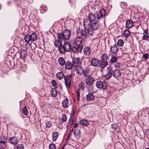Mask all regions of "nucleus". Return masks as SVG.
Wrapping results in <instances>:
<instances>
[{"label": "nucleus", "mask_w": 149, "mask_h": 149, "mask_svg": "<svg viewBox=\"0 0 149 149\" xmlns=\"http://www.w3.org/2000/svg\"><path fill=\"white\" fill-rule=\"evenodd\" d=\"M114 66L116 68H119L120 67V64L117 62L114 63Z\"/></svg>", "instance_id": "obj_54"}, {"label": "nucleus", "mask_w": 149, "mask_h": 149, "mask_svg": "<svg viewBox=\"0 0 149 149\" xmlns=\"http://www.w3.org/2000/svg\"><path fill=\"white\" fill-rule=\"evenodd\" d=\"M82 48V45H76V46H73L71 47L70 51L71 52L74 53L81 52Z\"/></svg>", "instance_id": "obj_3"}, {"label": "nucleus", "mask_w": 149, "mask_h": 149, "mask_svg": "<svg viewBox=\"0 0 149 149\" xmlns=\"http://www.w3.org/2000/svg\"><path fill=\"white\" fill-rule=\"evenodd\" d=\"M77 108L76 107L75 108H73L72 111V118H74L76 114V112L77 111Z\"/></svg>", "instance_id": "obj_47"}, {"label": "nucleus", "mask_w": 149, "mask_h": 149, "mask_svg": "<svg viewBox=\"0 0 149 149\" xmlns=\"http://www.w3.org/2000/svg\"><path fill=\"white\" fill-rule=\"evenodd\" d=\"M130 33L131 32L129 30L126 29L124 31L122 35L125 38H127L130 36Z\"/></svg>", "instance_id": "obj_23"}, {"label": "nucleus", "mask_w": 149, "mask_h": 149, "mask_svg": "<svg viewBox=\"0 0 149 149\" xmlns=\"http://www.w3.org/2000/svg\"><path fill=\"white\" fill-rule=\"evenodd\" d=\"M108 55L107 54L104 53L102 55L101 58L103 61H106V60L108 59Z\"/></svg>", "instance_id": "obj_42"}, {"label": "nucleus", "mask_w": 149, "mask_h": 149, "mask_svg": "<svg viewBox=\"0 0 149 149\" xmlns=\"http://www.w3.org/2000/svg\"><path fill=\"white\" fill-rule=\"evenodd\" d=\"M81 60L79 57H73L72 60V65L75 68L81 65Z\"/></svg>", "instance_id": "obj_6"}, {"label": "nucleus", "mask_w": 149, "mask_h": 149, "mask_svg": "<svg viewBox=\"0 0 149 149\" xmlns=\"http://www.w3.org/2000/svg\"><path fill=\"white\" fill-rule=\"evenodd\" d=\"M87 32L85 30H83L81 31L80 36L85 37L86 36Z\"/></svg>", "instance_id": "obj_43"}, {"label": "nucleus", "mask_w": 149, "mask_h": 149, "mask_svg": "<svg viewBox=\"0 0 149 149\" xmlns=\"http://www.w3.org/2000/svg\"><path fill=\"white\" fill-rule=\"evenodd\" d=\"M134 25V23L131 19L127 20L126 23V27L128 29L132 27Z\"/></svg>", "instance_id": "obj_16"}, {"label": "nucleus", "mask_w": 149, "mask_h": 149, "mask_svg": "<svg viewBox=\"0 0 149 149\" xmlns=\"http://www.w3.org/2000/svg\"><path fill=\"white\" fill-rule=\"evenodd\" d=\"M58 48L59 51L61 53L64 54L66 52L65 50V49L64 44L63 45L62 44L60 46H59Z\"/></svg>", "instance_id": "obj_24"}, {"label": "nucleus", "mask_w": 149, "mask_h": 149, "mask_svg": "<svg viewBox=\"0 0 149 149\" xmlns=\"http://www.w3.org/2000/svg\"><path fill=\"white\" fill-rule=\"evenodd\" d=\"M80 131H73V134L75 137L79 136L80 135Z\"/></svg>", "instance_id": "obj_45"}, {"label": "nucleus", "mask_w": 149, "mask_h": 149, "mask_svg": "<svg viewBox=\"0 0 149 149\" xmlns=\"http://www.w3.org/2000/svg\"><path fill=\"white\" fill-rule=\"evenodd\" d=\"M82 38L80 36L77 37L75 39V43L76 45H82Z\"/></svg>", "instance_id": "obj_19"}, {"label": "nucleus", "mask_w": 149, "mask_h": 149, "mask_svg": "<svg viewBox=\"0 0 149 149\" xmlns=\"http://www.w3.org/2000/svg\"><path fill=\"white\" fill-rule=\"evenodd\" d=\"M51 93L52 96L55 97L57 96V93H58L54 88H52L51 91Z\"/></svg>", "instance_id": "obj_34"}, {"label": "nucleus", "mask_w": 149, "mask_h": 149, "mask_svg": "<svg viewBox=\"0 0 149 149\" xmlns=\"http://www.w3.org/2000/svg\"><path fill=\"white\" fill-rule=\"evenodd\" d=\"M42 9H45V10H47V8L45 7H44V8L43 7V6L42 7Z\"/></svg>", "instance_id": "obj_64"}, {"label": "nucleus", "mask_w": 149, "mask_h": 149, "mask_svg": "<svg viewBox=\"0 0 149 149\" xmlns=\"http://www.w3.org/2000/svg\"><path fill=\"white\" fill-rule=\"evenodd\" d=\"M58 62L59 64L62 66L65 65L66 62L63 57H60L58 58Z\"/></svg>", "instance_id": "obj_30"}, {"label": "nucleus", "mask_w": 149, "mask_h": 149, "mask_svg": "<svg viewBox=\"0 0 149 149\" xmlns=\"http://www.w3.org/2000/svg\"><path fill=\"white\" fill-rule=\"evenodd\" d=\"M23 113L25 116H27L29 113L28 111L26 106H24L22 109Z\"/></svg>", "instance_id": "obj_36"}, {"label": "nucleus", "mask_w": 149, "mask_h": 149, "mask_svg": "<svg viewBox=\"0 0 149 149\" xmlns=\"http://www.w3.org/2000/svg\"><path fill=\"white\" fill-rule=\"evenodd\" d=\"M124 43V42L122 39H119L118 40L117 42V45L119 47L122 46Z\"/></svg>", "instance_id": "obj_39"}, {"label": "nucleus", "mask_w": 149, "mask_h": 149, "mask_svg": "<svg viewBox=\"0 0 149 149\" xmlns=\"http://www.w3.org/2000/svg\"><path fill=\"white\" fill-rule=\"evenodd\" d=\"M108 64V62L107 61L101 60L99 62V65L98 66L101 68L103 69L104 67Z\"/></svg>", "instance_id": "obj_17"}, {"label": "nucleus", "mask_w": 149, "mask_h": 149, "mask_svg": "<svg viewBox=\"0 0 149 149\" xmlns=\"http://www.w3.org/2000/svg\"><path fill=\"white\" fill-rule=\"evenodd\" d=\"M58 136V134L56 132H54L52 135V140L55 141L56 140Z\"/></svg>", "instance_id": "obj_40"}, {"label": "nucleus", "mask_w": 149, "mask_h": 149, "mask_svg": "<svg viewBox=\"0 0 149 149\" xmlns=\"http://www.w3.org/2000/svg\"><path fill=\"white\" fill-rule=\"evenodd\" d=\"M118 50V48L116 45H114L113 46H111L110 49L111 52L114 54H117Z\"/></svg>", "instance_id": "obj_21"}, {"label": "nucleus", "mask_w": 149, "mask_h": 149, "mask_svg": "<svg viewBox=\"0 0 149 149\" xmlns=\"http://www.w3.org/2000/svg\"><path fill=\"white\" fill-rule=\"evenodd\" d=\"M24 146L23 145L19 144L17 146V149H24Z\"/></svg>", "instance_id": "obj_53"}, {"label": "nucleus", "mask_w": 149, "mask_h": 149, "mask_svg": "<svg viewBox=\"0 0 149 149\" xmlns=\"http://www.w3.org/2000/svg\"><path fill=\"white\" fill-rule=\"evenodd\" d=\"M79 86L80 88L79 89L80 90L81 88L83 89L84 88V84L82 83H80L79 84Z\"/></svg>", "instance_id": "obj_56"}, {"label": "nucleus", "mask_w": 149, "mask_h": 149, "mask_svg": "<svg viewBox=\"0 0 149 149\" xmlns=\"http://www.w3.org/2000/svg\"><path fill=\"white\" fill-rule=\"evenodd\" d=\"M99 2V0H97L95 2V4H96L97 6L99 5V6L100 7V6H102V5L101 4L100 5V3H98Z\"/></svg>", "instance_id": "obj_61"}, {"label": "nucleus", "mask_w": 149, "mask_h": 149, "mask_svg": "<svg viewBox=\"0 0 149 149\" xmlns=\"http://www.w3.org/2000/svg\"><path fill=\"white\" fill-rule=\"evenodd\" d=\"M45 123L46 127L49 128L52 126V125L49 121L46 120Z\"/></svg>", "instance_id": "obj_52"}, {"label": "nucleus", "mask_w": 149, "mask_h": 149, "mask_svg": "<svg viewBox=\"0 0 149 149\" xmlns=\"http://www.w3.org/2000/svg\"><path fill=\"white\" fill-rule=\"evenodd\" d=\"M56 76L57 78L59 80L62 79L65 76L62 72H58L56 74Z\"/></svg>", "instance_id": "obj_27"}, {"label": "nucleus", "mask_w": 149, "mask_h": 149, "mask_svg": "<svg viewBox=\"0 0 149 149\" xmlns=\"http://www.w3.org/2000/svg\"><path fill=\"white\" fill-rule=\"evenodd\" d=\"M95 81L94 78L91 76H89L87 78L86 80V83L88 86L92 85Z\"/></svg>", "instance_id": "obj_8"}, {"label": "nucleus", "mask_w": 149, "mask_h": 149, "mask_svg": "<svg viewBox=\"0 0 149 149\" xmlns=\"http://www.w3.org/2000/svg\"><path fill=\"white\" fill-rule=\"evenodd\" d=\"M31 38V41H34L37 39V36L35 32H33L30 35Z\"/></svg>", "instance_id": "obj_33"}, {"label": "nucleus", "mask_w": 149, "mask_h": 149, "mask_svg": "<svg viewBox=\"0 0 149 149\" xmlns=\"http://www.w3.org/2000/svg\"><path fill=\"white\" fill-rule=\"evenodd\" d=\"M91 22L88 19H86L84 22V25L86 30L88 31V29L90 28L91 24Z\"/></svg>", "instance_id": "obj_10"}, {"label": "nucleus", "mask_w": 149, "mask_h": 149, "mask_svg": "<svg viewBox=\"0 0 149 149\" xmlns=\"http://www.w3.org/2000/svg\"><path fill=\"white\" fill-rule=\"evenodd\" d=\"M88 70H86L84 72V76L85 77H87L88 76Z\"/></svg>", "instance_id": "obj_59"}, {"label": "nucleus", "mask_w": 149, "mask_h": 149, "mask_svg": "<svg viewBox=\"0 0 149 149\" xmlns=\"http://www.w3.org/2000/svg\"><path fill=\"white\" fill-rule=\"evenodd\" d=\"M63 33L64 35L65 39L67 40L69 39L71 34V32L70 31L67 29H65L63 31Z\"/></svg>", "instance_id": "obj_11"}, {"label": "nucleus", "mask_w": 149, "mask_h": 149, "mask_svg": "<svg viewBox=\"0 0 149 149\" xmlns=\"http://www.w3.org/2000/svg\"><path fill=\"white\" fill-rule=\"evenodd\" d=\"M148 38V35H143V39L144 40H147V39Z\"/></svg>", "instance_id": "obj_58"}, {"label": "nucleus", "mask_w": 149, "mask_h": 149, "mask_svg": "<svg viewBox=\"0 0 149 149\" xmlns=\"http://www.w3.org/2000/svg\"><path fill=\"white\" fill-rule=\"evenodd\" d=\"M79 124L82 126H87L88 125L89 123L86 120L83 119L80 121Z\"/></svg>", "instance_id": "obj_26"}, {"label": "nucleus", "mask_w": 149, "mask_h": 149, "mask_svg": "<svg viewBox=\"0 0 149 149\" xmlns=\"http://www.w3.org/2000/svg\"><path fill=\"white\" fill-rule=\"evenodd\" d=\"M86 100L88 101H91L93 100L94 98V96L93 94L91 93H90L87 94L86 96Z\"/></svg>", "instance_id": "obj_28"}, {"label": "nucleus", "mask_w": 149, "mask_h": 149, "mask_svg": "<svg viewBox=\"0 0 149 149\" xmlns=\"http://www.w3.org/2000/svg\"><path fill=\"white\" fill-rule=\"evenodd\" d=\"M89 20L91 22H95L96 21L95 19L96 15L95 14H93L90 13L89 15Z\"/></svg>", "instance_id": "obj_25"}, {"label": "nucleus", "mask_w": 149, "mask_h": 149, "mask_svg": "<svg viewBox=\"0 0 149 149\" xmlns=\"http://www.w3.org/2000/svg\"><path fill=\"white\" fill-rule=\"evenodd\" d=\"M6 145V143L0 142V147L5 148Z\"/></svg>", "instance_id": "obj_55"}, {"label": "nucleus", "mask_w": 149, "mask_h": 149, "mask_svg": "<svg viewBox=\"0 0 149 149\" xmlns=\"http://www.w3.org/2000/svg\"><path fill=\"white\" fill-rule=\"evenodd\" d=\"M52 86L55 88H58V85L57 84V82L54 80H52L51 82Z\"/></svg>", "instance_id": "obj_44"}, {"label": "nucleus", "mask_w": 149, "mask_h": 149, "mask_svg": "<svg viewBox=\"0 0 149 149\" xmlns=\"http://www.w3.org/2000/svg\"><path fill=\"white\" fill-rule=\"evenodd\" d=\"M64 45L66 52H68L70 51L71 47L70 43L65 42Z\"/></svg>", "instance_id": "obj_22"}, {"label": "nucleus", "mask_w": 149, "mask_h": 149, "mask_svg": "<svg viewBox=\"0 0 149 149\" xmlns=\"http://www.w3.org/2000/svg\"><path fill=\"white\" fill-rule=\"evenodd\" d=\"M80 90L79 89H78L77 90V100L79 101L80 100Z\"/></svg>", "instance_id": "obj_50"}, {"label": "nucleus", "mask_w": 149, "mask_h": 149, "mask_svg": "<svg viewBox=\"0 0 149 149\" xmlns=\"http://www.w3.org/2000/svg\"><path fill=\"white\" fill-rule=\"evenodd\" d=\"M99 26L98 23L96 21L92 22L91 27L88 29L89 33L91 35L93 34V31L98 29Z\"/></svg>", "instance_id": "obj_2"}, {"label": "nucleus", "mask_w": 149, "mask_h": 149, "mask_svg": "<svg viewBox=\"0 0 149 149\" xmlns=\"http://www.w3.org/2000/svg\"><path fill=\"white\" fill-rule=\"evenodd\" d=\"M112 74L114 77L117 79L120 76L121 72L119 70L116 69L113 72Z\"/></svg>", "instance_id": "obj_18"}, {"label": "nucleus", "mask_w": 149, "mask_h": 149, "mask_svg": "<svg viewBox=\"0 0 149 149\" xmlns=\"http://www.w3.org/2000/svg\"><path fill=\"white\" fill-rule=\"evenodd\" d=\"M84 54L86 55L89 56L91 53V50L90 48L88 46L85 47L83 49Z\"/></svg>", "instance_id": "obj_14"}, {"label": "nucleus", "mask_w": 149, "mask_h": 149, "mask_svg": "<svg viewBox=\"0 0 149 149\" xmlns=\"http://www.w3.org/2000/svg\"><path fill=\"white\" fill-rule=\"evenodd\" d=\"M100 60L96 58H93L91 61V64L93 66L97 67L99 65Z\"/></svg>", "instance_id": "obj_9"}, {"label": "nucleus", "mask_w": 149, "mask_h": 149, "mask_svg": "<svg viewBox=\"0 0 149 149\" xmlns=\"http://www.w3.org/2000/svg\"><path fill=\"white\" fill-rule=\"evenodd\" d=\"M117 61L118 59L116 57L113 55H111V57L110 60V62L111 63H115L117 62Z\"/></svg>", "instance_id": "obj_35"}, {"label": "nucleus", "mask_w": 149, "mask_h": 149, "mask_svg": "<svg viewBox=\"0 0 149 149\" xmlns=\"http://www.w3.org/2000/svg\"><path fill=\"white\" fill-rule=\"evenodd\" d=\"M49 149H56V147L55 144L53 143H50L49 146Z\"/></svg>", "instance_id": "obj_48"}, {"label": "nucleus", "mask_w": 149, "mask_h": 149, "mask_svg": "<svg viewBox=\"0 0 149 149\" xmlns=\"http://www.w3.org/2000/svg\"><path fill=\"white\" fill-rule=\"evenodd\" d=\"M78 125V124L77 123H75L74 125V127L75 128H76L77 127Z\"/></svg>", "instance_id": "obj_63"}, {"label": "nucleus", "mask_w": 149, "mask_h": 149, "mask_svg": "<svg viewBox=\"0 0 149 149\" xmlns=\"http://www.w3.org/2000/svg\"><path fill=\"white\" fill-rule=\"evenodd\" d=\"M72 76L70 74L65 76L64 77L65 83L67 88H70L71 86V81L70 78H72Z\"/></svg>", "instance_id": "obj_4"}, {"label": "nucleus", "mask_w": 149, "mask_h": 149, "mask_svg": "<svg viewBox=\"0 0 149 149\" xmlns=\"http://www.w3.org/2000/svg\"><path fill=\"white\" fill-rule=\"evenodd\" d=\"M72 104V101L71 99H68L67 97L64 99L62 101V105L63 107L66 109L69 106L71 105Z\"/></svg>", "instance_id": "obj_5"}, {"label": "nucleus", "mask_w": 149, "mask_h": 149, "mask_svg": "<svg viewBox=\"0 0 149 149\" xmlns=\"http://www.w3.org/2000/svg\"><path fill=\"white\" fill-rule=\"evenodd\" d=\"M63 33H58V37L59 39L61 40V41H65L66 39H65V37L64 36Z\"/></svg>", "instance_id": "obj_29"}, {"label": "nucleus", "mask_w": 149, "mask_h": 149, "mask_svg": "<svg viewBox=\"0 0 149 149\" xmlns=\"http://www.w3.org/2000/svg\"><path fill=\"white\" fill-rule=\"evenodd\" d=\"M106 16V11L104 9L102 8L100 10L99 12L97 14V18L100 19L101 18H104Z\"/></svg>", "instance_id": "obj_7"}, {"label": "nucleus", "mask_w": 149, "mask_h": 149, "mask_svg": "<svg viewBox=\"0 0 149 149\" xmlns=\"http://www.w3.org/2000/svg\"><path fill=\"white\" fill-rule=\"evenodd\" d=\"M111 67L109 68V70L107 73L104 76V78H105V79H109L112 76L113 74L111 71Z\"/></svg>", "instance_id": "obj_20"}, {"label": "nucleus", "mask_w": 149, "mask_h": 149, "mask_svg": "<svg viewBox=\"0 0 149 149\" xmlns=\"http://www.w3.org/2000/svg\"><path fill=\"white\" fill-rule=\"evenodd\" d=\"M7 138L6 135L1 136L0 137V142L6 143Z\"/></svg>", "instance_id": "obj_37"}, {"label": "nucleus", "mask_w": 149, "mask_h": 149, "mask_svg": "<svg viewBox=\"0 0 149 149\" xmlns=\"http://www.w3.org/2000/svg\"><path fill=\"white\" fill-rule=\"evenodd\" d=\"M144 33L145 34V35H148V31L147 29H145L144 30Z\"/></svg>", "instance_id": "obj_60"}, {"label": "nucleus", "mask_w": 149, "mask_h": 149, "mask_svg": "<svg viewBox=\"0 0 149 149\" xmlns=\"http://www.w3.org/2000/svg\"><path fill=\"white\" fill-rule=\"evenodd\" d=\"M76 70L77 73L79 75L83 74L84 73V69L80 65L76 67Z\"/></svg>", "instance_id": "obj_15"}, {"label": "nucleus", "mask_w": 149, "mask_h": 149, "mask_svg": "<svg viewBox=\"0 0 149 149\" xmlns=\"http://www.w3.org/2000/svg\"><path fill=\"white\" fill-rule=\"evenodd\" d=\"M67 119V117L66 115L65 114H63L62 115V121L63 122L66 121Z\"/></svg>", "instance_id": "obj_51"}, {"label": "nucleus", "mask_w": 149, "mask_h": 149, "mask_svg": "<svg viewBox=\"0 0 149 149\" xmlns=\"http://www.w3.org/2000/svg\"><path fill=\"white\" fill-rule=\"evenodd\" d=\"M26 52L25 50L21 51L20 52V58L23 59L24 60L25 59L26 56Z\"/></svg>", "instance_id": "obj_32"}, {"label": "nucleus", "mask_w": 149, "mask_h": 149, "mask_svg": "<svg viewBox=\"0 0 149 149\" xmlns=\"http://www.w3.org/2000/svg\"><path fill=\"white\" fill-rule=\"evenodd\" d=\"M0 129L3 130H7V126L6 124L2 125L0 126Z\"/></svg>", "instance_id": "obj_46"}, {"label": "nucleus", "mask_w": 149, "mask_h": 149, "mask_svg": "<svg viewBox=\"0 0 149 149\" xmlns=\"http://www.w3.org/2000/svg\"><path fill=\"white\" fill-rule=\"evenodd\" d=\"M9 142L15 145L17 144L18 142V138L16 137H12L10 138L9 139Z\"/></svg>", "instance_id": "obj_13"}, {"label": "nucleus", "mask_w": 149, "mask_h": 149, "mask_svg": "<svg viewBox=\"0 0 149 149\" xmlns=\"http://www.w3.org/2000/svg\"><path fill=\"white\" fill-rule=\"evenodd\" d=\"M95 85L98 88L100 89L102 88L103 90H106L107 89L108 82L105 80L103 81L98 80L96 82Z\"/></svg>", "instance_id": "obj_1"}, {"label": "nucleus", "mask_w": 149, "mask_h": 149, "mask_svg": "<svg viewBox=\"0 0 149 149\" xmlns=\"http://www.w3.org/2000/svg\"><path fill=\"white\" fill-rule=\"evenodd\" d=\"M111 129L113 130H116L118 129L119 128L117 123L112 124L111 125Z\"/></svg>", "instance_id": "obj_41"}, {"label": "nucleus", "mask_w": 149, "mask_h": 149, "mask_svg": "<svg viewBox=\"0 0 149 149\" xmlns=\"http://www.w3.org/2000/svg\"><path fill=\"white\" fill-rule=\"evenodd\" d=\"M24 39L25 42L27 43H29L31 41L30 35L27 34L24 37Z\"/></svg>", "instance_id": "obj_31"}, {"label": "nucleus", "mask_w": 149, "mask_h": 149, "mask_svg": "<svg viewBox=\"0 0 149 149\" xmlns=\"http://www.w3.org/2000/svg\"><path fill=\"white\" fill-rule=\"evenodd\" d=\"M54 44L56 47L58 48L62 44V42L58 40H56Z\"/></svg>", "instance_id": "obj_38"}, {"label": "nucleus", "mask_w": 149, "mask_h": 149, "mask_svg": "<svg viewBox=\"0 0 149 149\" xmlns=\"http://www.w3.org/2000/svg\"><path fill=\"white\" fill-rule=\"evenodd\" d=\"M148 55L147 54L145 53L143 56V57L145 59H147L148 58Z\"/></svg>", "instance_id": "obj_57"}, {"label": "nucleus", "mask_w": 149, "mask_h": 149, "mask_svg": "<svg viewBox=\"0 0 149 149\" xmlns=\"http://www.w3.org/2000/svg\"><path fill=\"white\" fill-rule=\"evenodd\" d=\"M26 68V65L24 64H22L21 65L20 69L21 70L23 71H25V70Z\"/></svg>", "instance_id": "obj_49"}, {"label": "nucleus", "mask_w": 149, "mask_h": 149, "mask_svg": "<svg viewBox=\"0 0 149 149\" xmlns=\"http://www.w3.org/2000/svg\"><path fill=\"white\" fill-rule=\"evenodd\" d=\"M73 131H70V132H69V136H71L72 133H73Z\"/></svg>", "instance_id": "obj_62"}, {"label": "nucleus", "mask_w": 149, "mask_h": 149, "mask_svg": "<svg viewBox=\"0 0 149 149\" xmlns=\"http://www.w3.org/2000/svg\"><path fill=\"white\" fill-rule=\"evenodd\" d=\"M65 65V69L69 70L72 69L74 67L72 65V63L70 61L66 62Z\"/></svg>", "instance_id": "obj_12"}]
</instances>
